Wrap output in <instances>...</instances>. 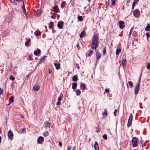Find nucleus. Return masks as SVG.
<instances>
[{"instance_id": "63", "label": "nucleus", "mask_w": 150, "mask_h": 150, "mask_svg": "<svg viewBox=\"0 0 150 150\" xmlns=\"http://www.w3.org/2000/svg\"><path fill=\"white\" fill-rule=\"evenodd\" d=\"M11 103H10V101H9V103H8V105H10Z\"/></svg>"}, {"instance_id": "19", "label": "nucleus", "mask_w": 150, "mask_h": 150, "mask_svg": "<svg viewBox=\"0 0 150 150\" xmlns=\"http://www.w3.org/2000/svg\"><path fill=\"white\" fill-rule=\"evenodd\" d=\"M121 49H120L117 48L116 51V55H118L121 52Z\"/></svg>"}, {"instance_id": "41", "label": "nucleus", "mask_w": 150, "mask_h": 150, "mask_svg": "<svg viewBox=\"0 0 150 150\" xmlns=\"http://www.w3.org/2000/svg\"><path fill=\"white\" fill-rule=\"evenodd\" d=\"M54 15H52L51 16V17L53 19H55L56 18V16L55 13H54Z\"/></svg>"}, {"instance_id": "59", "label": "nucleus", "mask_w": 150, "mask_h": 150, "mask_svg": "<svg viewBox=\"0 0 150 150\" xmlns=\"http://www.w3.org/2000/svg\"><path fill=\"white\" fill-rule=\"evenodd\" d=\"M1 137L0 136V143H1Z\"/></svg>"}, {"instance_id": "16", "label": "nucleus", "mask_w": 150, "mask_h": 150, "mask_svg": "<svg viewBox=\"0 0 150 150\" xmlns=\"http://www.w3.org/2000/svg\"><path fill=\"white\" fill-rule=\"evenodd\" d=\"M72 88L73 89H75L77 86V84L76 83H73L72 84Z\"/></svg>"}, {"instance_id": "52", "label": "nucleus", "mask_w": 150, "mask_h": 150, "mask_svg": "<svg viewBox=\"0 0 150 150\" xmlns=\"http://www.w3.org/2000/svg\"><path fill=\"white\" fill-rule=\"evenodd\" d=\"M20 116L21 118H23L24 117V116L21 114L20 115Z\"/></svg>"}, {"instance_id": "31", "label": "nucleus", "mask_w": 150, "mask_h": 150, "mask_svg": "<svg viewBox=\"0 0 150 150\" xmlns=\"http://www.w3.org/2000/svg\"><path fill=\"white\" fill-rule=\"evenodd\" d=\"M104 110H105L104 112H103L102 113V115H105L107 116L108 115L107 110L106 109H105Z\"/></svg>"}, {"instance_id": "64", "label": "nucleus", "mask_w": 150, "mask_h": 150, "mask_svg": "<svg viewBox=\"0 0 150 150\" xmlns=\"http://www.w3.org/2000/svg\"><path fill=\"white\" fill-rule=\"evenodd\" d=\"M38 12V13H39L40 12V11H39V10H38V11H37V12Z\"/></svg>"}, {"instance_id": "1", "label": "nucleus", "mask_w": 150, "mask_h": 150, "mask_svg": "<svg viewBox=\"0 0 150 150\" xmlns=\"http://www.w3.org/2000/svg\"><path fill=\"white\" fill-rule=\"evenodd\" d=\"M98 38L96 35H95L93 36L92 38V44L91 47V48L93 50H96V48L98 45Z\"/></svg>"}, {"instance_id": "18", "label": "nucleus", "mask_w": 150, "mask_h": 150, "mask_svg": "<svg viewBox=\"0 0 150 150\" xmlns=\"http://www.w3.org/2000/svg\"><path fill=\"white\" fill-rule=\"evenodd\" d=\"M41 34L40 31H38V30H37L35 33V34L36 36L38 37Z\"/></svg>"}, {"instance_id": "43", "label": "nucleus", "mask_w": 150, "mask_h": 150, "mask_svg": "<svg viewBox=\"0 0 150 150\" xmlns=\"http://www.w3.org/2000/svg\"><path fill=\"white\" fill-rule=\"evenodd\" d=\"M23 12L25 14H26V11L25 8H23Z\"/></svg>"}, {"instance_id": "17", "label": "nucleus", "mask_w": 150, "mask_h": 150, "mask_svg": "<svg viewBox=\"0 0 150 150\" xmlns=\"http://www.w3.org/2000/svg\"><path fill=\"white\" fill-rule=\"evenodd\" d=\"M61 100H62L61 98L60 97H59L58 98V101L56 103L57 105H58L60 104V103H61L60 101Z\"/></svg>"}, {"instance_id": "62", "label": "nucleus", "mask_w": 150, "mask_h": 150, "mask_svg": "<svg viewBox=\"0 0 150 150\" xmlns=\"http://www.w3.org/2000/svg\"><path fill=\"white\" fill-rule=\"evenodd\" d=\"M135 4L134 3H133L132 6H135Z\"/></svg>"}, {"instance_id": "55", "label": "nucleus", "mask_w": 150, "mask_h": 150, "mask_svg": "<svg viewBox=\"0 0 150 150\" xmlns=\"http://www.w3.org/2000/svg\"><path fill=\"white\" fill-rule=\"evenodd\" d=\"M16 1L17 2H18V1H21L22 2H23V0H15V1Z\"/></svg>"}, {"instance_id": "7", "label": "nucleus", "mask_w": 150, "mask_h": 150, "mask_svg": "<svg viewBox=\"0 0 150 150\" xmlns=\"http://www.w3.org/2000/svg\"><path fill=\"white\" fill-rule=\"evenodd\" d=\"M8 135L9 139L11 140L13 139V133L11 130H9L8 131Z\"/></svg>"}, {"instance_id": "50", "label": "nucleus", "mask_w": 150, "mask_h": 150, "mask_svg": "<svg viewBox=\"0 0 150 150\" xmlns=\"http://www.w3.org/2000/svg\"><path fill=\"white\" fill-rule=\"evenodd\" d=\"M117 109H115V110H114V115H115V116H116V114H115V113H116V112H117Z\"/></svg>"}, {"instance_id": "26", "label": "nucleus", "mask_w": 150, "mask_h": 150, "mask_svg": "<svg viewBox=\"0 0 150 150\" xmlns=\"http://www.w3.org/2000/svg\"><path fill=\"white\" fill-rule=\"evenodd\" d=\"M43 135L44 137H47L48 135L49 132L47 131L43 133Z\"/></svg>"}, {"instance_id": "60", "label": "nucleus", "mask_w": 150, "mask_h": 150, "mask_svg": "<svg viewBox=\"0 0 150 150\" xmlns=\"http://www.w3.org/2000/svg\"><path fill=\"white\" fill-rule=\"evenodd\" d=\"M56 32V31L55 30H52V32L53 33H55Z\"/></svg>"}, {"instance_id": "45", "label": "nucleus", "mask_w": 150, "mask_h": 150, "mask_svg": "<svg viewBox=\"0 0 150 150\" xmlns=\"http://www.w3.org/2000/svg\"><path fill=\"white\" fill-rule=\"evenodd\" d=\"M22 2L23 3V6H22V9H23V8H25V5H24V1H23V2Z\"/></svg>"}, {"instance_id": "29", "label": "nucleus", "mask_w": 150, "mask_h": 150, "mask_svg": "<svg viewBox=\"0 0 150 150\" xmlns=\"http://www.w3.org/2000/svg\"><path fill=\"white\" fill-rule=\"evenodd\" d=\"M50 25L49 26V28H51L53 26L54 23L53 22H51L50 23Z\"/></svg>"}, {"instance_id": "51", "label": "nucleus", "mask_w": 150, "mask_h": 150, "mask_svg": "<svg viewBox=\"0 0 150 150\" xmlns=\"http://www.w3.org/2000/svg\"><path fill=\"white\" fill-rule=\"evenodd\" d=\"M71 146H69L68 148V150H71Z\"/></svg>"}, {"instance_id": "53", "label": "nucleus", "mask_w": 150, "mask_h": 150, "mask_svg": "<svg viewBox=\"0 0 150 150\" xmlns=\"http://www.w3.org/2000/svg\"><path fill=\"white\" fill-rule=\"evenodd\" d=\"M105 91L107 92V93H108V92L109 91V90H108V89H106L105 90Z\"/></svg>"}, {"instance_id": "8", "label": "nucleus", "mask_w": 150, "mask_h": 150, "mask_svg": "<svg viewBox=\"0 0 150 150\" xmlns=\"http://www.w3.org/2000/svg\"><path fill=\"white\" fill-rule=\"evenodd\" d=\"M64 22L62 21L59 22L57 24V27L59 29H62L63 27Z\"/></svg>"}, {"instance_id": "46", "label": "nucleus", "mask_w": 150, "mask_h": 150, "mask_svg": "<svg viewBox=\"0 0 150 150\" xmlns=\"http://www.w3.org/2000/svg\"><path fill=\"white\" fill-rule=\"evenodd\" d=\"M115 1H113V0H112V4L113 5H114L115 4Z\"/></svg>"}, {"instance_id": "20", "label": "nucleus", "mask_w": 150, "mask_h": 150, "mask_svg": "<svg viewBox=\"0 0 150 150\" xmlns=\"http://www.w3.org/2000/svg\"><path fill=\"white\" fill-rule=\"evenodd\" d=\"M40 89V87H39L37 86H35L33 88V90L36 91H38Z\"/></svg>"}, {"instance_id": "14", "label": "nucleus", "mask_w": 150, "mask_h": 150, "mask_svg": "<svg viewBox=\"0 0 150 150\" xmlns=\"http://www.w3.org/2000/svg\"><path fill=\"white\" fill-rule=\"evenodd\" d=\"M54 65L57 69H59L60 68V63L57 64L56 63H54Z\"/></svg>"}, {"instance_id": "5", "label": "nucleus", "mask_w": 150, "mask_h": 150, "mask_svg": "<svg viewBox=\"0 0 150 150\" xmlns=\"http://www.w3.org/2000/svg\"><path fill=\"white\" fill-rule=\"evenodd\" d=\"M132 114H130L129 117V118L128 120V122L127 124L128 127H129L132 124Z\"/></svg>"}, {"instance_id": "48", "label": "nucleus", "mask_w": 150, "mask_h": 150, "mask_svg": "<svg viewBox=\"0 0 150 150\" xmlns=\"http://www.w3.org/2000/svg\"><path fill=\"white\" fill-rule=\"evenodd\" d=\"M106 52V50L105 48H104L103 52V53L104 54H105Z\"/></svg>"}, {"instance_id": "47", "label": "nucleus", "mask_w": 150, "mask_h": 150, "mask_svg": "<svg viewBox=\"0 0 150 150\" xmlns=\"http://www.w3.org/2000/svg\"><path fill=\"white\" fill-rule=\"evenodd\" d=\"M139 0H134L133 3H134L135 4L136 3L139 1Z\"/></svg>"}, {"instance_id": "34", "label": "nucleus", "mask_w": 150, "mask_h": 150, "mask_svg": "<svg viewBox=\"0 0 150 150\" xmlns=\"http://www.w3.org/2000/svg\"><path fill=\"white\" fill-rule=\"evenodd\" d=\"M65 4V3L64 1H63L61 4V6L62 8H63L64 7V5Z\"/></svg>"}, {"instance_id": "40", "label": "nucleus", "mask_w": 150, "mask_h": 150, "mask_svg": "<svg viewBox=\"0 0 150 150\" xmlns=\"http://www.w3.org/2000/svg\"><path fill=\"white\" fill-rule=\"evenodd\" d=\"M45 57H46L45 56H43L40 59V61H44L45 60Z\"/></svg>"}, {"instance_id": "27", "label": "nucleus", "mask_w": 150, "mask_h": 150, "mask_svg": "<svg viewBox=\"0 0 150 150\" xmlns=\"http://www.w3.org/2000/svg\"><path fill=\"white\" fill-rule=\"evenodd\" d=\"M14 97L13 96H11V98H9V101L11 103H13V101Z\"/></svg>"}, {"instance_id": "54", "label": "nucleus", "mask_w": 150, "mask_h": 150, "mask_svg": "<svg viewBox=\"0 0 150 150\" xmlns=\"http://www.w3.org/2000/svg\"><path fill=\"white\" fill-rule=\"evenodd\" d=\"M59 145L60 146H62V142H60L59 143Z\"/></svg>"}, {"instance_id": "28", "label": "nucleus", "mask_w": 150, "mask_h": 150, "mask_svg": "<svg viewBox=\"0 0 150 150\" xmlns=\"http://www.w3.org/2000/svg\"><path fill=\"white\" fill-rule=\"evenodd\" d=\"M30 40L29 39L27 40V41L25 42V45L27 46L29 45V43L30 42Z\"/></svg>"}, {"instance_id": "57", "label": "nucleus", "mask_w": 150, "mask_h": 150, "mask_svg": "<svg viewBox=\"0 0 150 150\" xmlns=\"http://www.w3.org/2000/svg\"><path fill=\"white\" fill-rule=\"evenodd\" d=\"M12 3H14L15 2V0H9Z\"/></svg>"}, {"instance_id": "35", "label": "nucleus", "mask_w": 150, "mask_h": 150, "mask_svg": "<svg viewBox=\"0 0 150 150\" xmlns=\"http://www.w3.org/2000/svg\"><path fill=\"white\" fill-rule=\"evenodd\" d=\"M50 124L49 122H47L45 125L46 127H49Z\"/></svg>"}, {"instance_id": "58", "label": "nucleus", "mask_w": 150, "mask_h": 150, "mask_svg": "<svg viewBox=\"0 0 150 150\" xmlns=\"http://www.w3.org/2000/svg\"><path fill=\"white\" fill-rule=\"evenodd\" d=\"M25 129L24 128L22 129V132H23L25 131Z\"/></svg>"}, {"instance_id": "15", "label": "nucleus", "mask_w": 150, "mask_h": 150, "mask_svg": "<svg viewBox=\"0 0 150 150\" xmlns=\"http://www.w3.org/2000/svg\"><path fill=\"white\" fill-rule=\"evenodd\" d=\"M150 30V25L149 24H148L145 28V30L146 31H148Z\"/></svg>"}, {"instance_id": "4", "label": "nucleus", "mask_w": 150, "mask_h": 150, "mask_svg": "<svg viewBox=\"0 0 150 150\" xmlns=\"http://www.w3.org/2000/svg\"><path fill=\"white\" fill-rule=\"evenodd\" d=\"M134 16L137 18L139 17L140 15V12L139 9H137L134 10L133 12Z\"/></svg>"}, {"instance_id": "44", "label": "nucleus", "mask_w": 150, "mask_h": 150, "mask_svg": "<svg viewBox=\"0 0 150 150\" xmlns=\"http://www.w3.org/2000/svg\"><path fill=\"white\" fill-rule=\"evenodd\" d=\"M29 60L30 61L32 60H33V59L31 57V55H29Z\"/></svg>"}, {"instance_id": "10", "label": "nucleus", "mask_w": 150, "mask_h": 150, "mask_svg": "<svg viewBox=\"0 0 150 150\" xmlns=\"http://www.w3.org/2000/svg\"><path fill=\"white\" fill-rule=\"evenodd\" d=\"M101 54L98 51L96 52V57L97 59V61H98V59H100L101 57Z\"/></svg>"}, {"instance_id": "24", "label": "nucleus", "mask_w": 150, "mask_h": 150, "mask_svg": "<svg viewBox=\"0 0 150 150\" xmlns=\"http://www.w3.org/2000/svg\"><path fill=\"white\" fill-rule=\"evenodd\" d=\"M72 79L74 81H76L77 80V76L76 75L72 77Z\"/></svg>"}, {"instance_id": "32", "label": "nucleus", "mask_w": 150, "mask_h": 150, "mask_svg": "<svg viewBox=\"0 0 150 150\" xmlns=\"http://www.w3.org/2000/svg\"><path fill=\"white\" fill-rule=\"evenodd\" d=\"M89 53H88V56H90L93 53V51L92 50H90L89 51Z\"/></svg>"}, {"instance_id": "30", "label": "nucleus", "mask_w": 150, "mask_h": 150, "mask_svg": "<svg viewBox=\"0 0 150 150\" xmlns=\"http://www.w3.org/2000/svg\"><path fill=\"white\" fill-rule=\"evenodd\" d=\"M78 19L80 21H83V19L81 16H79L78 17Z\"/></svg>"}, {"instance_id": "12", "label": "nucleus", "mask_w": 150, "mask_h": 150, "mask_svg": "<svg viewBox=\"0 0 150 150\" xmlns=\"http://www.w3.org/2000/svg\"><path fill=\"white\" fill-rule=\"evenodd\" d=\"M41 52V51L40 49H38L37 51H35L34 52V54L35 55H38Z\"/></svg>"}, {"instance_id": "11", "label": "nucleus", "mask_w": 150, "mask_h": 150, "mask_svg": "<svg viewBox=\"0 0 150 150\" xmlns=\"http://www.w3.org/2000/svg\"><path fill=\"white\" fill-rule=\"evenodd\" d=\"M95 150H99V146L98 142H95V144L94 146Z\"/></svg>"}, {"instance_id": "42", "label": "nucleus", "mask_w": 150, "mask_h": 150, "mask_svg": "<svg viewBox=\"0 0 150 150\" xmlns=\"http://www.w3.org/2000/svg\"><path fill=\"white\" fill-rule=\"evenodd\" d=\"M146 36L147 37V38H149L150 37V34H149L148 33H147L146 34Z\"/></svg>"}, {"instance_id": "21", "label": "nucleus", "mask_w": 150, "mask_h": 150, "mask_svg": "<svg viewBox=\"0 0 150 150\" xmlns=\"http://www.w3.org/2000/svg\"><path fill=\"white\" fill-rule=\"evenodd\" d=\"M81 91L79 89H78L76 90V95L77 96H79L81 94Z\"/></svg>"}, {"instance_id": "56", "label": "nucleus", "mask_w": 150, "mask_h": 150, "mask_svg": "<svg viewBox=\"0 0 150 150\" xmlns=\"http://www.w3.org/2000/svg\"><path fill=\"white\" fill-rule=\"evenodd\" d=\"M76 47L77 48H79V44L78 43L76 45Z\"/></svg>"}, {"instance_id": "36", "label": "nucleus", "mask_w": 150, "mask_h": 150, "mask_svg": "<svg viewBox=\"0 0 150 150\" xmlns=\"http://www.w3.org/2000/svg\"><path fill=\"white\" fill-rule=\"evenodd\" d=\"M10 79L11 80L14 81L15 80V78L13 77L12 75H11L10 77Z\"/></svg>"}, {"instance_id": "6", "label": "nucleus", "mask_w": 150, "mask_h": 150, "mask_svg": "<svg viewBox=\"0 0 150 150\" xmlns=\"http://www.w3.org/2000/svg\"><path fill=\"white\" fill-rule=\"evenodd\" d=\"M119 24L120 25L119 28L121 29H123L125 26V23L123 21H119Z\"/></svg>"}, {"instance_id": "22", "label": "nucleus", "mask_w": 150, "mask_h": 150, "mask_svg": "<svg viewBox=\"0 0 150 150\" xmlns=\"http://www.w3.org/2000/svg\"><path fill=\"white\" fill-rule=\"evenodd\" d=\"M85 35V33L84 31H83L81 34L80 35V38H82L83 36H84Z\"/></svg>"}, {"instance_id": "33", "label": "nucleus", "mask_w": 150, "mask_h": 150, "mask_svg": "<svg viewBox=\"0 0 150 150\" xmlns=\"http://www.w3.org/2000/svg\"><path fill=\"white\" fill-rule=\"evenodd\" d=\"M133 27H132L131 28L130 31V32H129V34L128 35H129V37H130L131 36V35L132 34V30H133Z\"/></svg>"}, {"instance_id": "37", "label": "nucleus", "mask_w": 150, "mask_h": 150, "mask_svg": "<svg viewBox=\"0 0 150 150\" xmlns=\"http://www.w3.org/2000/svg\"><path fill=\"white\" fill-rule=\"evenodd\" d=\"M128 84L129 85V86H130L131 87H132V86L133 83L132 81H129L128 82Z\"/></svg>"}, {"instance_id": "13", "label": "nucleus", "mask_w": 150, "mask_h": 150, "mask_svg": "<svg viewBox=\"0 0 150 150\" xmlns=\"http://www.w3.org/2000/svg\"><path fill=\"white\" fill-rule=\"evenodd\" d=\"M53 9L54 11L56 13H57L59 10V9L58 8L57 6L53 7Z\"/></svg>"}, {"instance_id": "23", "label": "nucleus", "mask_w": 150, "mask_h": 150, "mask_svg": "<svg viewBox=\"0 0 150 150\" xmlns=\"http://www.w3.org/2000/svg\"><path fill=\"white\" fill-rule=\"evenodd\" d=\"M81 88H82L83 90H85L86 89V87L85 85V84L84 83H81L80 85Z\"/></svg>"}, {"instance_id": "61", "label": "nucleus", "mask_w": 150, "mask_h": 150, "mask_svg": "<svg viewBox=\"0 0 150 150\" xmlns=\"http://www.w3.org/2000/svg\"><path fill=\"white\" fill-rule=\"evenodd\" d=\"M138 39L137 38H136L135 39V40L136 41H138Z\"/></svg>"}, {"instance_id": "39", "label": "nucleus", "mask_w": 150, "mask_h": 150, "mask_svg": "<svg viewBox=\"0 0 150 150\" xmlns=\"http://www.w3.org/2000/svg\"><path fill=\"white\" fill-rule=\"evenodd\" d=\"M103 137L105 140H106L107 139V136L106 134L103 135Z\"/></svg>"}, {"instance_id": "49", "label": "nucleus", "mask_w": 150, "mask_h": 150, "mask_svg": "<svg viewBox=\"0 0 150 150\" xmlns=\"http://www.w3.org/2000/svg\"><path fill=\"white\" fill-rule=\"evenodd\" d=\"M49 71V74H50L52 73V70L51 69H49V71Z\"/></svg>"}, {"instance_id": "3", "label": "nucleus", "mask_w": 150, "mask_h": 150, "mask_svg": "<svg viewBox=\"0 0 150 150\" xmlns=\"http://www.w3.org/2000/svg\"><path fill=\"white\" fill-rule=\"evenodd\" d=\"M132 146L133 147H136L138 145V143L137 142V140L136 138L133 137L132 140Z\"/></svg>"}, {"instance_id": "38", "label": "nucleus", "mask_w": 150, "mask_h": 150, "mask_svg": "<svg viewBox=\"0 0 150 150\" xmlns=\"http://www.w3.org/2000/svg\"><path fill=\"white\" fill-rule=\"evenodd\" d=\"M147 68L148 69H150V63H148L147 64Z\"/></svg>"}, {"instance_id": "25", "label": "nucleus", "mask_w": 150, "mask_h": 150, "mask_svg": "<svg viewBox=\"0 0 150 150\" xmlns=\"http://www.w3.org/2000/svg\"><path fill=\"white\" fill-rule=\"evenodd\" d=\"M126 60L125 59H123L122 61V63L123 67H124L125 65L126 64Z\"/></svg>"}, {"instance_id": "9", "label": "nucleus", "mask_w": 150, "mask_h": 150, "mask_svg": "<svg viewBox=\"0 0 150 150\" xmlns=\"http://www.w3.org/2000/svg\"><path fill=\"white\" fill-rule=\"evenodd\" d=\"M44 140V138L42 137H39L38 138L37 142L39 144H41L42 142Z\"/></svg>"}, {"instance_id": "2", "label": "nucleus", "mask_w": 150, "mask_h": 150, "mask_svg": "<svg viewBox=\"0 0 150 150\" xmlns=\"http://www.w3.org/2000/svg\"><path fill=\"white\" fill-rule=\"evenodd\" d=\"M141 74L142 73H141V75L139 77L138 83L136 84V86L134 88V93L135 94H137L139 91Z\"/></svg>"}]
</instances>
